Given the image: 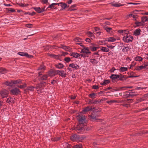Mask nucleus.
Wrapping results in <instances>:
<instances>
[{
	"instance_id": "nucleus-62",
	"label": "nucleus",
	"mask_w": 148,
	"mask_h": 148,
	"mask_svg": "<svg viewBox=\"0 0 148 148\" xmlns=\"http://www.w3.org/2000/svg\"><path fill=\"white\" fill-rule=\"evenodd\" d=\"M116 69H115V68L113 67H112L111 69L110 70V71L111 73H113L114 72V71L115 70H116Z\"/></svg>"
},
{
	"instance_id": "nucleus-11",
	"label": "nucleus",
	"mask_w": 148,
	"mask_h": 148,
	"mask_svg": "<svg viewBox=\"0 0 148 148\" xmlns=\"http://www.w3.org/2000/svg\"><path fill=\"white\" fill-rule=\"evenodd\" d=\"M96 45L94 44H91V45L90 47L91 51H95L97 50V49L99 48V47H96Z\"/></svg>"
},
{
	"instance_id": "nucleus-56",
	"label": "nucleus",
	"mask_w": 148,
	"mask_h": 148,
	"mask_svg": "<svg viewBox=\"0 0 148 148\" xmlns=\"http://www.w3.org/2000/svg\"><path fill=\"white\" fill-rule=\"evenodd\" d=\"M97 103H99V101L97 100H93L92 102V104H95Z\"/></svg>"
},
{
	"instance_id": "nucleus-15",
	"label": "nucleus",
	"mask_w": 148,
	"mask_h": 148,
	"mask_svg": "<svg viewBox=\"0 0 148 148\" xmlns=\"http://www.w3.org/2000/svg\"><path fill=\"white\" fill-rule=\"evenodd\" d=\"M69 66L75 69H79V66L78 65L74 63H72L70 64Z\"/></svg>"
},
{
	"instance_id": "nucleus-26",
	"label": "nucleus",
	"mask_w": 148,
	"mask_h": 148,
	"mask_svg": "<svg viewBox=\"0 0 148 148\" xmlns=\"http://www.w3.org/2000/svg\"><path fill=\"white\" fill-rule=\"evenodd\" d=\"M90 62L93 64L95 65L97 64L98 63V61L95 59H90Z\"/></svg>"
},
{
	"instance_id": "nucleus-36",
	"label": "nucleus",
	"mask_w": 148,
	"mask_h": 148,
	"mask_svg": "<svg viewBox=\"0 0 148 148\" xmlns=\"http://www.w3.org/2000/svg\"><path fill=\"white\" fill-rule=\"evenodd\" d=\"M131 49L130 47L127 46L126 47H124V48L122 49V51L123 52H127Z\"/></svg>"
},
{
	"instance_id": "nucleus-63",
	"label": "nucleus",
	"mask_w": 148,
	"mask_h": 148,
	"mask_svg": "<svg viewBox=\"0 0 148 148\" xmlns=\"http://www.w3.org/2000/svg\"><path fill=\"white\" fill-rule=\"evenodd\" d=\"M92 88L95 89H97L99 88V86L97 85H94L92 86Z\"/></svg>"
},
{
	"instance_id": "nucleus-23",
	"label": "nucleus",
	"mask_w": 148,
	"mask_h": 148,
	"mask_svg": "<svg viewBox=\"0 0 148 148\" xmlns=\"http://www.w3.org/2000/svg\"><path fill=\"white\" fill-rule=\"evenodd\" d=\"M101 50L103 52H108L110 50L108 48L101 47H100Z\"/></svg>"
},
{
	"instance_id": "nucleus-52",
	"label": "nucleus",
	"mask_w": 148,
	"mask_h": 148,
	"mask_svg": "<svg viewBox=\"0 0 148 148\" xmlns=\"http://www.w3.org/2000/svg\"><path fill=\"white\" fill-rule=\"evenodd\" d=\"M64 60L67 62H69L71 60L70 58L69 57H66L64 59Z\"/></svg>"
},
{
	"instance_id": "nucleus-7",
	"label": "nucleus",
	"mask_w": 148,
	"mask_h": 148,
	"mask_svg": "<svg viewBox=\"0 0 148 148\" xmlns=\"http://www.w3.org/2000/svg\"><path fill=\"white\" fill-rule=\"evenodd\" d=\"M11 94L13 95H17L20 93L19 89L17 88H14L10 90Z\"/></svg>"
},
{
	"instance_id": "nucleus-61",
	"label": "nucleus",
	"mask_w": 148,
	"mask_h": 148,
	"mask_svg": "<svg viewBox=\"0 0 148 148\" xmlns=\"http://www.w3.org/2000/svg\"><path fill=\"white\" fill-rule=\"evenodd\" d=\"M26 26L28 28H31L32 27V25L31 24H26Z\"/></svg>"
},
{
	"instance_id": "nucleus-8",
	"label": "nucleus",
	"mask_w": 148,
	"mask_h": 148,
	"mask_svg": "<svg viewBox=\"0 0 148 148\" xmlns=\"http://www.w3.org/2000/svg\"><path fill=\"white\" fill-rule=\"evenodd\" d=\"M8 92L6 90H4L0 92V94L2 98L7 97L8 96Z\"/></svg>"
},
{
	"instance_id": "nucleus-22",
	"label": "nucleus",
	"mask_w": 148,
	"mask_h": 148,
	"mask_svg": "<svg viewBox=\"0 0 148 148\" xmlns=\"http://www.w3.org/2000/svg\"><path fill=\"white\" fill-rule=\"evenodd\" d=\"M116 39L113 37H109L106 39L105 41L108 42H114L116 41Z\"/></svg>"
},
{
	"instance_id": "nucleus-43",
	"label": "nucleus",
	"mask_w": 148,
	"mask_h": 148,
	"mask_svg": "<svg viewBox=\"0 0 148 148\" xmlns=\"http://www.w3.org/2000/svg\"><path fill=\"white\" fill-rule=\"evenodd\" d=\"M123 5V4H121L120 3H116L112 4V5L115 7H119L122 6Z\"/></svg>"
},
{
	"instance_id": "nucleus-4",
	"label": "nucleus",
	"mask_w": 148,
	"mask_h": 148,
	"mask_svg": "<svg viewBox=\"0 0 148 148\" xmlns=\"http://www.w3.org/2000/svg\"><path fill=\"white\" fill-rule=\"evenodd\" d=\"M137 95L136 94H134L131 90H129V91H126L123 93V97L124 98H132L134 96Z\"/></svg>"
},
{
	"instance_id": "nucleus-55",
	"label": "nucleus",
	"mask_w": 148,
	"mask_h": 148,
	"mask_svg": "<svg viewBox=\"0 0 148 148\" xmlns=\"http://www.w3.org/2000/svg\"><path fill=\"white\" fill-rule=\"evenodd\" d=\"M107 100V98H103L100 100V101H99V103H101L102 101H105Z\"/></svg>"
},
{
	"instance_id": "nucleus-40",
	"label": "nucleus",
	"mask_w": 148,
	"mask_h": 148,
	"mask_svg": "<svg viewBox=\"0 0 148 148\" xmlns=\"http://www.w3.org/2000/svg\"><path fill=\"white\" fill-rule=\"evenodd\" d=\"M82 145L81 144H78L74 146L73 148H82Z\"/></svg>"
},
{
	"instance_id": "nucleus-41",
	"label": "nucleus",
	"mask_w": 148,
	"mask_h": 148,
	"mask_svg": "<svg viewBox=\"0 0 148 148\" xmlns=\"http://www.w3.org/2000/svg\"><path fill=\"white\" fill-rule=\"evenodd\" d=\"M74 40L76 42H81L82 41V39H81L79 37H77V38H75L74 39ZM80 43H81V42H80Z\"/></svg>"
},
{
	"instance_id": "nucleus-24",
	"label": "nucleus",
	"mask_w": 148,
	"mask_h": 148,
	"mask_svg": "<svg viewBox=\"0 0 148 148\" xmlns=\"http://www.w3.org/2000/svg\"><path fill=\"white\" fill-rule=\"evenodd\" d=\"M56 67L58 69H61L63 68L64 66V65L62 63H58L55 65Z\"/></svg>"
},
{
	"instance_id": "nucleus-54",
	"label": "nucleus",
	"mask_w": 148,
	"mask_h": 148,
	"mask_svg": "<svg viewBox=\"0 0 148 148\" xmlns=\"http://www.w3.org/2000/svg\"><path fill=\"white\" fill-rule=\"evenodd\" d=\"M133 100L132 99H127L125 101V102L127 103H130L132 102Z\"/></svg>"
},
{
	"instance_id": "nucleus-13",
	"label": "nucleus",
	"mask_w": 148,
	"mask_h": 148,
	"mask_svg": "<svg viewBox=\"0 0 148 148\" xmlns=\"http://www.w3.org/2000/svg\"><path fill=\"white\" fill-rule=\"evenodd\" d=\"M59 48H62L66 51H70L71 50V49L69 47L66 46H64L61 45L60 47H58Z\"/></svg>"
},
{
	"instance_id": "nucleus-30",
	"label": "nucleus",
	"mask_w": 148,
	"mask_h": 148,
	"mask_svg": "<svg viewBox=\"0 0 148 148\" xmlns=\"http://www.w3.org/2000/svg\"><path fill=\"white\" fill-rule=\"evenodd\" d=\"M7 73V71L4 68H0V74H3Z\"/></svg>"
},
{
	"instance_id": "nucleus-6",
	"label": "nucleus",
	"mask_w": 148,
	"mask_h": 148,
	"mask_svg": "<svg viewBox=\"0 0 148 148\" xmlns=\"http://www.w3.org/2000/svg\"><path fill=\"white\" fill-rule=\"evenodd\" d=\"M52 72L53 73V75L58 74L62 77H64L66 76V73L63 70L61 71L59 70L54 71Z\"/></svg>"
},
{
	"instance_id": "nucleus-60",
	"label": "nucleus",
	"mask_w": 148,
	"mask_h": 148,
	"mask_svg": "<svg viewBox=\"0 0 148 148\" xmlns=\"http://www.w3.org/2000/svg\"><path fill=\"white\" fill-rule=\"evenodd\" d=\"M133 88V87L132 86H124L123 87H121V88L122 89L123 88Z\"/></svg>"
},
{
	"instance_id": "nucleus-31",
	"label": "nucleus",
	"mask_w": 148,
	"mask_h": 148,
	"mask_svg": "<svg viewBox=\"0 0 148 148\" xmlns=\"http://www.w3.org/2000/svg\"><path fill=\"white\" fill-rule=\"evenodd\" d=\"M14 99L12 97L8 98L7 99L6 101L7 103H14Z\"/></svg>"
},
{
	"instance_id": "nucleus-45",
	"label": "nucleus",
	"mask_w": 148,
	"mask_h": 148,
	"mask_svg": "<svg viewBox=\"0 0 148 148\" xmlns=\"http://www.w3.org/2000/svg\"><path fill=\"white\" fill-rule=\"evenodd\" d=\"M119 80L121 81H123L125 79V78L124 75L121 76L119 75Z\"/></svg>"
},
{
	"instance_id": "nucleus-28",
	"label": "nucleus",
	"mask_w": 148,
	"mask_h": 148,
	"mask_svg": "<svg viewBox=\"0 0 148 148\" xmlns=\"http://www.w3.org/2000/svg\"><path fill=\"white\" fill-rule=\"evenodd\" d=\"M95 34H96L98 35H100L101 33V32H100V30L99 28L97 27H95Z\"/></svg>"
},
{
	"instance_id": "nucleus-50",
	"label": "nucleus",
	"mask_w": 148,
	"mask_h": 148,
	"mask_svg": "<svg viewBox=\"0 0 148 148\" xmlns=\"http://www.w3.org/2000/svg\"><path fill=\"white\" fill-rule=\"evenodd\" d=\"M136 70L139 71L143 69L142 66H138L135 68Z\"/></svg>"
},
{
	"instance_id": "nucleus-44",
	"label": "nucleus",
	"mask_w": 148,
	"mask_h": 148,
	"mask_svg": "<svg viewBox=\"0 0 148 148\" xmlns=\"http://www.w3.org/2000/svg\"><path fill=\"white\" fill-rule=\"evenodd\" d=\"M35 14H36V13L35 12H33L31 13H30V12H25L24 13L25 14H29V15H31V16L34 15Z\"/></svg>"
},
{
	"instance_id": "nucleus-3",
	"label": "nucleus",
	"mask_w": 148,
	"mask_h": 148,
	"mask_svg": "<svg viewBox=\"0 0 148 148\" xmlns=\"http://www.w3.org/2000/svg\"><path fill=\"white\" fill-rule=\"evenodd\" d=\"M70 139L71 140L74 142H81L84 138L81 136L76 134L71 136L70 137Z\"/></svg>"
},
{
	"instance_id": "nucleus-46",
	"label": "nucleus",
	"mask_w": 148,
	"mask_h": 148,
	"mask_svg": "<svg viewBox=\"0 0 148 148\" xmlns=\"http://www.w3.org/2000/svg\"><path fill=\"white\" fill-rule=\"evenodd\" d=\"M87 34L89 37H94L93 33L90 32H87Z\"/></svg>"
},
{
	"instance_id": "nucleus-51",
	"label": "nucleus",
	"mask_w": 148,
	"mask_h": 148,
	"mask_svg": "<svg viewBox=\"0 0 148 148\" xmlns=\"http://www.w3.org/2000/svg\"><path fill=\"white\" fill-rule=\"evenodd\" d=\"M45 69V66L43 65H41L39 67L38 70H44Z\"/></svg>"
},
{
	"instance_id": "nucleus-20",
	"label": "nucleus",
	"mask_w": 148,
	"mask_h": 148,
	"mask_svg": "<svg viewBox=\"0 0 148 148\" xmlns=\"http://www.w3.org/2000/svg\"><path fill=\"white\" fill-rule=\"evenodd\" d=\"M70 55L75 58H77L80 56L79 53L75 52H72L70 54Z\"/></svg>"
},
{
	"instance_id": "nucleus-33",
	"label": "nucleus",
	"mask_w": 148,
	"mask_h": 148,
	"mask_svg": "<svg viewBox=\"0 0 148 148\" xmlns=\"http://www.w3.org/2000/svg\"><path fill=\"white\" fill-rule=\"evenodd\" d=\"M118 32L120 34H123L122 35H123L124 36V34H125L126 33H127V32H128V31L127 30H119L118 31Z\"/></svg>"
},
{
	"instance_id": "nucleus-32",
	"label": "nucleus",
	"mask_w": 148,
	"mask_h": 148,
	"mask_svg": "<svg viewBox=\"0 0 148 148\" xmlns=\"http://www.w3.org/2000/svg\"><path fill=\"white\" fill-rule=\"evenodd\" d=\"M40 79L41 80H46L48 77V76L47 75H44L41 76H40Z\"/></svg>"
},
{
	"instance_id": "nucleus-14",
	"label": "nucleus",
	"mask_w": 148,
	"mask_h": 148,
	"mask_svg": "<svg viewBox=\"0 0 148 148\" xmlns=\"http://www.w3.org/2000/svg\"><path fill=\"white\" fill-rule=\"evenodd\" d=\"M123 102V100H121V101H119L118 100H111L110 101H106L107 103H108L110 105H111L112 103H121Z\"/></svg>"
},
{
	"instance_id": "nucleus-29",
	"label": "nucleus",
	"mask_w": 148,
	"mask_h": 148,
	"mask_svg": "<svg viewBox=\"0 0 148 148\" xmlns=\"http://www.w3.org/2000/svg\"><path fill=\"white\" fill-rule=\"evenodd\" d=\"M97 95L96 93H92L89 95V97L91 98L94 99L96 97Z\"/></svg>"
},
{
	"instance_id": "nucleus-64",
	"label": "nucleus",
	"mask_w": 148,
	"mask_h": 148,
	"mask_svg": "<svg viewBox=\"0 0 148 148\" xmlns=\"http://www.w3.org/2000/svg\"><path fill=\"white\" fill-rule=\"evenodd\" d=\"M123 106L126 107H128L129 106V104L127 103H124L122 105Z\"/></svg>"
},
{
	"instance_id": "nucleus-48",
	"label": "nucleus",
	"mask_w": 148,
	"mask_h": 148,
	"mask_svg": "<svg viewBox=\"0 0 148 148\" xmlns=\"http://www.w3.org/2000/svg\"><path fill=\"white\" fill-rule=\"evenodd\" d=\"M20 6L22 7H26L28 5V4H23V3H19L18 4Z\"/></svg>"
},
{
	"instance_id": "nucleus-58",
	"label": "nucleus",
	"mask_w": 148,
	"mask_h": 148,
	"mask_svg": "<svg viewBox=\"0 0 148 148\" xmlns=\"http://www.w3.org/2000/svg\"><path fill=\"white\" fill-rule=\"evenodd\" d=\"M8 11L11 12H15V10L11 8H8Z\"/></svg>"
},
{
	"instance_id": "nucleus-9",
	"label": "nucleus",
	"mask_w": 148,
	"mask_h": 148,
	"mask_svg": "<svg viewBox=\"0 0 148 148\" xmlns=\"http://www.w3.org/2000/svg\"><path fill=\"white\" fill-rule=\"evenodd\" d=\"M18 54L22 56H26L29 58H32L33 57V56L31 55H29L28 53H25L23 52H19Z\"/></svg>"
},
{
	"instance_id": "nucleus-10",
	"label": "nucleus",
	"mask_w": 148,
	"mask_h": 148,
	"mask_svg": "<svg viewBox=\"0 0 148 148\" xmlns=\"http://www.w3.org/2000/svg\"><path fill=\"white\" fill-rule=\"evenodd\" d=\"M119 77V75L116 74H112L110 77V78L112 79V81L114 82L115 81V79Z\"/></svg>"
},
{
	"instance_id": "nucleus-57",
	"label": "nucleus",
	"mask_w": 148,
	"mask_h": 148,
	"mask_svg": "<svg viewBox=\"0 0 148 148\" xmlns=\"http://www.w3.org/2000/svg\"><path fill=\"white\" fill-rule=\"evenodd\" d=\"M41 2L43 4H47L48 2V0H41Z\"/></svg>"
},
{
	"instance_id": "nucleus-35",
	"label": "nucleus",
	"mask_w": 148,
	"mask_h": 148,
	"mask_svg": "<svg viewBox=\"0 0 148 148\" xmlns=\"http://www.w3.org/2000/svg\"><path fill=\"white\" fill-rule=\"evenodd\" d=\"M35 88H36V87L35 88L33 86H29L27 87L26 90L30 91H34Z\"/></svg>"
},
{
	"instance_id": "nucleus-18",
	"label": "nucleus",
	"mask_w": 148,
	"mask_h": 148,
	"mask_svg": "<svg viewBox=\"0 0 148 148\" xmlns=\"http://www.w3.org/2000/svg\"><path fill=\"white\" fill-rule=\"evenodd\" d=\"M92 109V107L88 106L83 108L82 111L83 112H88L91 110Z\"/></svg>"
},
{
	"instance_id": "nucleus-27",
	"label": "nucleus",
	"mask_w": 148,
	"mask_h": 148,
	"mask_svg": "<svg viewBox=\"0 0 148 148\" xmlns=\"http://www.w3.org/2000/svg\"><path fill=\"white\" fill-rule=\"evenodd\" d=\"M60 6L62 9H64L66 8L69 6V5L67 6V4L65 3L62 2H61V5H60Z\"/></svg>"
},
{
	"instance_id": "nucleus-12",
	"label": "nucleus",
	"mask_w": 148,
	"mask_h": 148,
	"mask_svg": "<svg viewBox=\"0 0 148 148\" xmlns=\"http://www.w3.org/2000/svg\"><path fill=\"white\" fill-rule=\"evenodd\" d=\"M33 9L35 10L38 13H40L43 12L45 11L44 8L41 9L40 7H34Z\"/></svg>"
},
{
	"instance_id": "nucleus-53",
	"label": "nucleus",
	"mask_w": 148,
	"mask_h": 148,
	"mask_svg": "<svg viewBox=\"0 0 148 148\" xmlns=\"http://www.w3.org/2000/svg\"><path fill=\"white\" fill-rule=\"evenodd\" d=\"M26 84H25L23 85H21L20 86H17L18 87L20 88H23L25 87H26Z\"/></svg>"
},
{
	"instance_id": "nucleus-42",
	"label": "nucleus",
	"mask_w": 148,
	"mask_h": 148,
	"mask_svg": "<svg viewBox=\"0 0 148 148\" xmlns=\"http://www.w3.org/2000/svg\"><path fill=\"white\" fill-rule=\"evenodd\" d=\"M135 60L136 61H142L143 58L140 56H138L135 58Z\"/></svg>"
},
{
	"instance_id": "nucleus-49",
	"label": "nucleus",
	"mask_w": 148,
	"mask_h": 148,
	"mask_svg": "<svg viewBox=\"0 0 148 148\" xmlns=\"http://www.w3.org/2000/svg\"><path fill=\"white\" fill-rule=\"evenodd\" d=\"M89 117L90 119H92L95 120L97 119V118L96 116H94L93 115H90Z\"/></svg>"
},
{
	"instance_id": "nucleus-47",
	"label": "nucleus",
	"mask_w": 148,
	"mask_h": 148,
	"mask_svg": "<svg viewBox=\"0 0 148 148\" xmlns=\"http://www.w3.org/2000/svg\"><path fill=\"white\" fill-rule=\"evenodd\" d=\"M144 97H147V98L148 97V93L147 94L143 96V97L142 98H141L140 99V101H142L144 100H145V99L144 98Z\"/></svg>"
},
{
	"instance_id": "nucleus-19",
	"label": "nucleus",
	"mask_w": 148,
	"mask_h": 148,
	"mask_svg": "<svg viewBox=\"0 0 148 148\" xmlns=\"http://www.w3.org/2000/svg\"><path fill=\"white\" fill-rule=\"evenodd\" d=\"M104 29L108 33L111 34L112 32V28L111 27H109L107 26H104L103 27Z\"/></svg>"
},
{
	"instance_id": "nucleus-37",
	"label": "nucleus",
	"mask_w": 148,
	"mask_h": 148,
	"mask_svg": "<svg viewBox=\"0 0 148 148\" xmlns=\"http://www.w3.org/2000/svg\"><path fill=\"white\" fill-rule=\"evenodd\" d=\"M127 70V67H121L119 69V70L121 72H123L126 71Z\"/></svg>"
},
{
	"instance_id": "nucleus-2",
	"label": "nucleus",
	"mask_w": 148,
	"mask_h": 148,
	"mask_svg": "<svg viewBox=\"0 0 148 148\" xmlns=\"http://www.w3.org/2000/svg\"><path fill=\"white\" fill-rule=\"evenodd\" d=\"M134 38L132 36L129 34H127V32L124 34L123 37V41L126 43H128L132 42Z\"/></svg>"
},
{
	"instance_id": "nucleus-17",
	"label": "nucleus",
	"mask_w": 148,
	"mask_h": 148,
	"mask_svg": "<svg viewBox=\"0 0 148 148\" xmlns=\"http://www.w3.org/2000/svg\"><path fill=\"white\" fill-rule=\"evenodd\" d=\"M46 83L44 82H42L40 84H39L36 85V88L38 89L39 88L43 87H44V84H46Z\"/></svg>"
},
{
	"instance_id": "nucleus-39",
	"label": "nucleus",
	"mask_w": 148,
	"mask_h": 148,
	"mask_svg": "<svg viewBox=\"0 0 148 148\" xmlns=\"http://www.w3.org/2000/svg\"><path fill=\"white\" fill-rule=\"evenodd\" d=\"M14 84H21V81L20 79L16 80H13Z\"/></svg>"
},
{
	"instance_id": "nucleus-38",
	"label": "nucleus",
	"mask_w": 148,
	"mask_h": 148,
	"mask_svg": "<svg viewBox=\"0 0 148 148\" xmlns=\"http://www.w3.org/2000/svg\"><path fill=\"white\" fill-rule=\"evenodd\" d=\"M110 83V81L109 80H106L104 81L103 82L100 83V84L102 85H106Z\"/></svg>"
},
{
	"instance_id": "nucleus-34",
	"label": "nucleus",
	"mask_w": 148,
	"mask_h": 148,
	"mask_svg": "<svg viewBox=\"0 0 148 148\" xmlns=\"http://www.w3.org/2000/svg\"><path fill=\"white\" fill-rule=\"evenodd\" d=\"M148 21V18L147 16H143L141 17V21L145 24V22Z\"/></svg>"
},
{
	"instance_id": "nucleus-25",
	"label": "nucleus",
	"mask_w": 148,
	"mask_h": 148,
	"mask_svg": "<svg viewBox=\"0 0 148 148\" xmlns=\"http://www.w3.org/2000/svg\"><path fill=\"white\" fill-rule=\"evenodd\" d=\"M135 24L136 26L137 27L140 26H143L144 25V24L141 21V22L136 21L135 22Z\"/></svg>"
},
{
	"instance_id": "nucleus-1",
	"label": "nucleus",
	"mask_w": 148,
	"mask_h": 148,
	"mask_svg": "<svg viewBox=\"0 0 148 148\" xmlns=\"http://www.w3.org/2000/svg\"><path fill=\"white\" fill-rule=\"evenodd\" d=\"M77 119L79 124L75 127L74 130L78 133H84L87 129L86 126L83 125L86 123V116L83 115H79L77 116Z\"/></svg>"
},
{
	"instance_id": "nucleus-21",
	"label": "nucleus",
	"mask_w": 148,
	"mask_h": 148,
	"mask_svg": "<svg viewBox=\"0 0 148 148\" xmlns=\"http://www.w3.org/2000/svg\"><path fill=\"white\" fill-rule=\"evenodd\" d=\"M140 32L141 30L140 29H138L134 32L133 34L135 36H138L140 34Z\"/></svg>"
},
{
	"instance_id": "nucleus-16",
	"label": "nucleus",
	"mask_w": 148,
	"mask_h": 148,
	"mask_svg": "<svg viewBox=\"0 0 148 148\" xmlns=\"http://www.w3.org/2000/svg\"><path fill=\"white\" fill-rule=\"evenodd\" d=\"M4 84L7 86H9L12 87L14 85L13 80H11L10 82L6 81L4 83Z\"/></svg>"
},
{
	"instance_id": "nucleus-5",
	"label": "nucleus",
	"mask_w": 148,
	"mask_h": 148,
	"mask_svg": "<svg viewBox=\"0 0 148 148\" xmlns=\"http://www.w3.org/2000/svg\"><path fill=\"white\" fill-rule=\"evenodd\" d=\"M77 44L79 45L80 46L82 47L83 48L82 49L81 52H82L86 54L90 53V52L88 48L84 45L82 43H77Z\"/></svg>"
},
{
	"instance_id": "nucleus-59",
	"label": "nucleus",
	"mask_w": 148,
	"mask_h": 148,
	"mask_svg": "<svg viewBox=\"0 0 148 148\" xmlns=\"http://www.w3.org/2000/svg\"><path fill=\"white\" fill-rule=\"evenodd\" d=\"M55 70H53L52 71H51L49 72V74L50 76H53L55 75H53V73L52 72L54 71Z\"/></svg>"
}]
</instances>
